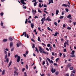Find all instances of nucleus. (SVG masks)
<instances>
[{
  "mask_svg": "<svg viewBox=\"0 0 76 76\" xmlns=\"http://www.w3.org/2000/svg\"><path fill=\"white\" fill-rule=\"evenodd\" d=\"M15 58H16V57H17V62L19 63V62L20 61V56H18V55H15Z\"/></svg>",
  "mask_w": 76,
  "mask_h": 76,
  "instance_id": "1",
  "label": "nucleus"
},
{
  "mask_svg": "<svg viewBox=\"0 0 76 76\" xmlns=\"http://www.w3.org/2000/svg\"><path fill=\"white\" fill-rule=\"evenodd\" d=\"M25 35V37H26V36L27 38H29V36H28V34H27L26 35V31H25L23 32V33L21 35V37H22V36H23Z\"/></svg>",
  "mask_w": 76,
  "mask_h": 76,
  "instance_id": "2",
  "label": "nucleus"
},
{
  "mask_svg": "<svg viewBox=\"0 0 76 76\" xmlns=\"http://www.w3.org/2000/svg\"><path fill=\"white\" fill-rule=\"evenodd\" d=\"M39 51L41 53H42V52L44 50V49L42 48V47L41 46H39Z\"/></svg>",
  "mask_w": 76,
  "mask_h": 76,
  "instance_id": "3",
  "label": "nucleus"
},
{
  "mask_svg": "<svg viewBox=\"0 0 76 76\" xmlns=\"http://www.w3.org/2000/svg\"><path fill=\"white\" fill-rule=\"evenodd\" d=\"M45 20V17H44V18H42V19L41 20V21L42 22V24H43Z\"/></svg>",
  "mask_w": 76,
  "mask_h": 76,
  "instance_id": "4",
  "label": "nucleus"
},
{
  "mask_svg": "<svg viewBox=\"0 0 76 76\" xmlns=\"http://www.w3.org/2000/svg\"><path fill=\"white\" fill-rule=\"evenodd\" d=\"M20 1L21 2L22 4H26V3L24 2V1H26V0H20Z\"/></svg>",
  "mask_w": 76,
  "mask_h": 76,
  "instance_id": "5",
  "label": "nucleus"
},
{
  "mask_svg": "<svg viewBox=\"0 0 76 76\" xmlns=\"http://www.w3.org/2000/svg\"><path fill=\"white\" fill-rule=\"evenodd\" d=\"M14 68L15 69V70H16L15 71L14 73L16 74V75H18V73H17V72H16V71H18V68H16L15 67H14Z\"/></svg>",
  "mask_w": 76,
  "mask_h": 76,
  "instance_id": "6",
  "label": "nucleus"
},
{
  "mask_svg": "<svg viewBox=\"0 0 76 76\" xmlns=\"http://www.w3.org/2000/svg\"><path fill=\"white\" fill-rule=\"evenodd\" d=\"M51 72L52 73H55V72H56V69H54V68H52L51 70Z\"/></svg>",
  "mask_w": 76,
  "mask_h": 76,
  "instance_id": "7",
  "label": "nucleus"
},
{
  "mask_svg": "<svg viewBox=\"0 0 76 76\" xmlns=\"http://www.w3.org/2000/svg\"><path fill=\"white\" fill-rule=\"evenodd\" d=\"M66 44L67 45H69V43H68V42H65V43H64V47H66Z\"/></svg>",
  "mask_w": 76,
  "mask_h": 76,
  "instance_id": "8",
  "label": "nucleus"
},
{
  "mask_svg": "<svg viewBox=\"0 0 76 76\" xmlns=\"http://www.w3.org/2000/svg\"><path fill=\"white\" fill-rule=\"evenodd\" d=\"M20 44H21V43L20 42L17 43L16 44L17 47H19V46H20Z\"/></svg>",
  "mask_w": 76,
  "mask_h": 76,
  "instance_id": "9",
  "label": "nucleus"
},
{
  "mask_svg": "<svg viewBox=\"0 0 76 76\" xmlns=\"http://www.w3.org/2000/svg\"><path fill=\"white\" fill-rule=\"evenodd\" d=\"M13 42H10V48H11L13 46Z\"/></svg>",
  "mask_w": 76,
  "mask_h": 76,
  "instance_id": "10",
  "label": "nucleus"
},
{
  "mask_svg": "<svg viewBox=\"0 0 76 76\" xmlns=\"http://www.w3.org/2000/svg\"><path fill=\"white\" fill-rule=\"evenodd\" d=\"M71 66V64L69 63L67 65L66 67H69Z\"/></svg>",
  "mask_w": 76,
  "mask_h": 76,
  "instance_id": "11",
  "label": "nucleus"
},
{
  "mask_svg": "<svg viewBox=\"0 0 76 76\" xmlns=\"http://www.w3.org/2000/svg\"><path fill=\"white\" fill-rule=\"evenodd\" d=\"M72 16V15H68V16L67 17V18H69V19H72V18H71L70 17Z\"/></svg>",
  "mask_w": 76,
  "mask_h": 76,
  "instance_id": "12",
  "label": "nucleus"
},
{
  "mask_svg": "<svg viewBox=\"0 0 76 76\" xmlns=\"http://www.w3.org/2000/svg\"><path fill=\"white\" fill-rule=\"evenodd\" d=\"M75 50H73L71 53V54H72V55H74V54H75Z\"/></svg>",
  "mask_w": 76,
  "mask_h": 76,
  "instance_id": "13",
  "label": "nucleus"
},
{
  "mask_svg": "<svg viewBox=\"0 0 76 76\" xmlns=\"http://www.w3.org/2000/svg\"><path fill=\"white\" fill-rule=\"evenodd\" d=\"M35 51H37V53H39V50H38V48H37V47H35Z\"/></svg>",
  "mask_w": 76,
  "mask_h": 76,
  "instance_id": "14",
  "label": "nucleus"
},
{
  "mask_svg": "<svg viewBox=\"0 0 76 76\" xmlns=\"http://www.w3.org/2000/svg\"><path fill=\"white\" fill-rule=\"evenodd\" d=\"M34 23H31V27L32 28H34Z\"/></svg>",
  "mask_w": 76,
  "mask_h": 76,
  "instance_id": "15",
  "label": "nucleus"
},
{
  "mask_svg": "<svg viewBox=\"0 0 76 76\" xmlns=\"http://www.w3.org/2000/svg\"><path fill=\"white\" fill-rule=\"evenodd\" d=\"M59 12V11H58V10H56V15H58Z\"/></svg>",
  "mask_w": 76,
  "mask_h": 76,
  "instance_id": "16",
  "label": "nucleus"
},
{
  "mask_svg": "<svg viewBox=\"0 0 76 76\" xmlns=\"http://www.w3.org/2000/svg\"><path fill=\"white\" fill-rule=\"evenodd\" d=\"M59 33L58 32L55 33V34L54 35V37H57V34H59Z\"/></svg>",
  "mask_w": 76,
  "mask_h": 76,
  "instance_id": "17",
  "label": "nucleus"
},
{
  "mask_svg": "<svg viewBox=\"0 0 76 76\" xmlns=\"http://www.w3.org/2000/svg\"><path fill=\"white\" fill-rule=\"evenodd\" d=\"M4 72H5V71L4 70H3L2 71V74H1L2 75H4V73H5Z\"/></svg>",
  "mask_w": 76,
  "mask_h": 76,
  "instance_id": "18",
  "label": "nucleus"
},
{
  "mask_svg": "<svg viewBox=\"0 0 76 76\" xmlns=\"http://www.w3.org/2000/svg\"><path fill=\"white\" fill-rule=\"evenodd\" d=\"M5 59H6L7 58V54H5L4 56Z\"/></svg>",
  "mask_w": 76,
  "mask_h": 76,
  "instance_id": "19",
  "label": "nucleus"
},
{
  "mask_svg": "<svg viewBox=\"0 0 76 76\" xmlns=\"http://www.w3.org/2000/svg\"><path fill=\"white\" fill-rule=\"evenodd\" d=\"M7 41V39H5L3 40V42H6Z\"/></svg>",
  "mask_w": 76,
  "mask_h": 76,
  "instance_id": "20",
  "label": "nucleus"
},
{
  "mask_svg": "<svg viewBox=\"0 0 76 76\" xmlns=\"http://www.w3.org/2000/svg\"><path fill=\"white\" fill-rule=\"evenodd\" d=\"M68 5H66V4H63L62 6H64V7H67Z\"/></svg>",
  "mask_w": 76,
  "mask_h": 76,
  "instance_id": "21",
  "label": "nucleus"
},
{
  "mask_svg": "<svg viewBox=\"0 0 76 76\" xmlns=\"http://www.w3.org/2000/svg\"><path fill=\"white\" fill-rule=\"evenodd\" d=\"M11 64H12V61H10L8 67H10V65H11Z\"/></svg>",
  "mask_w": 76,
  "mask_h": 76,
  "instance_id": "22",
  "label": "nucleus"
},
{
  "mask_svg": "<svg viewBox=\"0 0 76 76\" xmlns=\"http://www.w3.org/2000/svg\"><path fill=\"white\" fill-rule=\"evenodd\" d=\"M47 46L48 47H51V45L50 44H48Z\"/></svg>",
  "mask_w": 76,
  "mask_h": 76,
  "instance_id": "23",
  "label": "nucleus"
},
{
  "mask_svg": "<svg viewBox=\"0 0 76 76\" xmlns=\"http://www.w3.org/2000/svg\"><path fill=\"white\" fill-rule=\"evenodd\" d=\"M38 41H39V42H41V40H40V38L39 37H38Z\"/></svg>",
  "mask_w": 76,
  "mask_h": 76,
  "instance_id": "24",
  "label": "nucleus"
},
{
  "mask_svg": "<svg viewBox=\"0 0 76 76\" xmlns=\"http://www.w3.org/2000/svg\"><path fill=\"white\" fill-rule=\"evenodd\" d=\"M69 69L71 70H72L73 69V67H69Z\"/></svg>",
  "mask_w": 76,
  "mask_h": 76,
  "instance_id": "25",
  "label": "nucleus"
},
{
  "mask_svg": "<svg viewBox=\"0 0 76 76\" xmlns=\"http://www.w3.org/2000/svg\"><path fill=\"white\" fill-rule=\"evenodd\" d=\"M9 58H7V59H6V61L7 63H9Z\"/></svg>",
  "mask_w": 76,
  "mask_h": 76,
  "instance_id": "26",
  "label": "nucleus"
},
{
  "mask_svg": "<svg viewBox=\"0 0 76 76\" xmlns=\"http://www.w3.org/2000/svg\"><path fill=\"white\" fill-rule=\"evenodd\" d=\"M58 73H59V72H56L55 73L56 75H58Z\"/></svg>",
  "mask_w": 76,
  "mask_h": 76,
  "instance_id": "27",
  "label": "nucleus"
},
{
  "mask_svg": "<svg viewBox=\"0 0 76 76\" xmlns=\"http://www.w3.org/2000/svg\"><path fill=\"white\" fill-rule=\"evenodd\" d=\"M23 9H26V7L25 6V5H23Z\"/></svg>",
  "mask_w": 76,
  "mask_h": 76,
  "instance_id": "28",
  "label": "nucleus"
},
{
  "mask_svg": "<svg viewBox=\"0 0 76 76\" xmlns=\"http://www.w3.org/2000/svg\"><path fill=\"white\" fill-rule=\"evenodd\" d=\"M39 7H40V8H41V7H42V6H41V4L40 3L39 4Z\"/></svg>",
  "mask_w": 76,
  "mask_h": 76,
  "instance_id": "29",
  "label": "nucleus"
},
{
  "mask_svg": "<svg viewBox=\"0 0 76 76\" xmlns=\"http://www.w3.org/2000/svg\"><path fill=\"white\" fill-rule=\"evenodd\" d=\"M37 2H35L34 4V6H37Z\"/></svg>",
  "mask_w": 76,
  "mask_h": 76,
  "instance_id": "30",
  "label": "nucleus"
},
{
  "mask_svg": "<svg viewBox=\"0 0 76 76\" xmlns=\"http://www.w3.org/2000/svg\"><path fill=\"white\" fill-rule=\"evenodd\" d=\"M32 47L33 48H35V45H34V44H32Z\"/></svg>",
  "mask_w": 76,
  "mask_h": 76,
  "instance_id": "31",
  "label": "nucleus"
},
{
  "mask_svg": "<svg viewBox=\"0 0 76 76\" xmlns=\"http://www.w3.org/2000/svg\"><path fill=\"white\" fill-rule=\"evenodd\" d=\"M63 18H64V16H62L60 17L59 19H63Z\"/></svg>",
  "mask_w": 76,
  "mask_h": 76,
  "instance_id": "32",
  "label": "nucleus"
},
{
  "mask_svg": "<svg viewBox=\"0 0 76 76\" xmlns=\"http://www.w3.org/2000/svg\"><path fill=\"white\" fill-rule=\"evenodd\" d=\"M24 76H27V75H26V72H24Z\"/></svg>",
  "mask_w": 76,
  "mask_h": 76,
  "instance_id": "33",
  "label": "nucleus"
},
{
  "mask_svg": "<svg viewBox=\"0 0 76 76\" xmlns=\"http://www.w3.org/2000/svg\"><path fill=\"white\" fill-rule=\"evenodd\" d=\"M67 29H68L70 30L72 29V28H71V27H68L67 28Z\"/></svg>",
  "mask_w": 76,
  "mask_h": 76,
  "instance_id": "34",
  "label": "nucleus"
},
{
  "mask_svg": "<svg viewBox=\"0 0 76 76\" xmlns=\"http://www.w3.org/2000/svg\"><path fill=\"white\" fill-rule=\"evenodd\" d=\"M25 68H23L22 69V72H23L24 71H25Z\"/></svg>",
  "mask_w": 76,
  "mask_h": 76,
  "instance_id": "35",
  "label": "nucleus"
},
{
  "mask_svg": "<svg viewBox=\"0 0 76 76\" xmlns=\"http://www.w3.org/2000/svg\"><path fill=\"white\" fill-rule=\"evenodd\" d=\"M63 52H66V49L65 48L63 50Z\"/></svg>",
  "mask_w": 76,
  "mask_h": 76,
  "instance_id": "36",
  "label": "nucleus"
},
{
  "mask_svg": "<svg viewBox=\"0 0 76 76\" xmlns=\"http://www.w3.org/2000/svg\"><path fill=\"white\" fill-rule=\"evenodd\" d=\"M52 56H54V55H55V54H54V52H52Z\"/></svg>",
  "mask_w": 76,
  "mask_h": 76,
  "instance_id": "37",
  "label": "nucleus"
},
{
  "mask_svg": "<svg viewBox=\"0 0 76 76\" xmlns=\"http://www.w3.org/2000/svg\"><path fill=\"white\" fill-rule=\"evenodd\" d=\"M27 22H28V19H26V21L25 22V23H26V24L27 23Z\"/></svg>",
  "mask_w": 76,
  "mask_h": 76,
  "instance_id": "38",
  "label": "nucleus"
},
{
  "mask_svg": "<svg viewBox=\"0 0 76 76\" xmlns=\"http://www.w3.org/2000/svg\"><path fill=\"white\" fill-rule=\"evenodd\" d=\"M9 39L10 41H12L13 40V39H12V38H11V37H9Z\"/></svg>",
  "mask_w": 76,
  "mask_h": 76,
  "instance_id": "39",
  "label": "nucleus"
},
{
  "mask_svg": "<svg viewBox=\"0 0 76 76\" xmlns=\"http://www.w3.org/2000/svg\"><path fill=\"white\" fill-rule=\"evenodd\" d=\"M63 55V54H62V53H59V56L60 57H61V56H62Z\"/></svg>",
  "mask_w": 76,
  "mask_h": 76,
  "instance_id": "40",
  "label": "nucleus"
},
{
  "mask_svg": "<svg viewBox=\"0 0 76 76\" xmlns=\"http://www.w3.org/2000/svg\"><path fill=\"white\" fill-rule=\"evenodd\" d=\"M4 14V13L3 12H1L0 13V15L1 16H3V15Z\"/></svg>",
  "mask_w": 76,
  "mask_h": 76,
  "instance_id": "41",
  "label": "nucleus"
},
{
  "mask_svg": "<svg viewBox=\"0 0 76 76\" xmlns=\"http://www.w3.org/2000/svg\"><path fill=\"white\" fill-rule=\"evenodd\" d=\"M59 60V58H56V62H57V61H58Z\"/></svg>",
  "mask_w": 76,
  "mask_h": 76,
  "instance_id": "42",
  "label": "nucleus"
},
{
  "mask_svg": "<svg viewBox=\"0 0 76 76\" xmlns=\"http://www.w3.org/2000/svg\"><path fill=\"white\" fill-rule=\"evenodd\" d=\"M42 53H43L44 54H47V52L45 51H44V50L42 51Z\"/></svg>",
  "mask_w": 76,
  "mask_h": 76,
  "instance_id": "43",
  "label": "nucleus"
},
{
  "mask_svg": "<svg viewBox=\"0 0 76 76\" xmlns=\"http://www.w3.org/2000/svg\"><path fill=\"white\" fill-rule=\"evenodd\" d=\"M8 57H10V53H8Z\"/></svg>",
  "mask_w": 76,
  "mask_h": 76,
  "instance_id": "44",
  "label": "nucleus"
},
{
  "mask_svg": "<svg viewBox=\"0 0 76 76\" xmlns=\"http://www.w3.org/2000/svg\"><path fill=\"white\" fill-rule=\"evenodd\" d=\"M54 25H55L56 26H57V22H55L54 23Z\"/></svg>",
  "mask_w": 76,
  "mask_h": 76,
  "instance_id": "45",
  "label": "nucleus"
},
{
  "mask_svg": "<svg viewBox=\"0 0 76 76\" xmlns=\"http://www.w3.org/2000/svg\"><path fill=\"white\" fill-rule=\"evenodd\" d=\"M1 26H3V22H1Z\"/></svg>",
  "mask_w": 76,
  "mask_h": 76,
  "instance_id": "46",
  "label": "nucleus"
},
{
  "mask_svg": "<svg viewBox=\"0 0 76 76\" xmlns=\"http://www.w3.org/2000/svg\"><path fill=\"white\" fill-rule=\"evenodd\" d=\"M47 59L48 60L50 61V62H51V60H50V59H49L48 58H47Z\"/></svg>",
  "mask_w": 76,
  "mask_h": 76,
  "instance_id": "47",
  "label": "nucleus"
},
{
  "mask_svg": "<svg viewBox=\"0 0 76 76\" xmlns=\"http://www.w3.org/2000/svg\"><path fill=\"white\" fill-rule=\"evenodd\" d=\"M26 69H28V65H26Z\"/></svg>",
  "mask_w": 76,
  "mask_h": 76,
  "instance_id": "48",
  "label": "nucleus"
},
{
  "mask_svg": "<svg viewBox=\"0 0 76 76\" xmlns=\"http://www.w3.org/2000/svg\"><path fill=\"white\" fill-rule=\"evenodd\" d=\"M52 49V47L50 46L49 48V50L50 51H51V49Z\"/></svg>",
  "mask_w": 76,
  "mask_h": 76,
  "instance_id": "49",
  "label": "nucleus"
},
{
  "mask_svg": "<svg viewBox=\"0 0 76 76\" xmlns=\"http://www.w3.org/2000/svg\"><path fill=\"white\" fill-rule=\"evenodd\" d=\"M48 30H49V31H51V28H50V27H48Z\"/></svg>",
  "mask_w": 76,
  "mask_h": 76,
  "instance_id": "50",
  "label": "nucleus"
},
{
  "mask_svg": "<svg viewBox=\"0 0 76 76\" xmlns=\"http://www.w3.org/2000/svg\"><path fill=\"white\" fill-rule=\"evenodd\" d=\"M4 54H7V52L6 51H4Z\"/></svg>",
  "mask_w": 76,
  "mask_h": 76,
  "instance_id": "51",
  "label": "nucleus"
},
{
  "mask_svg": "<svg viewBox=\"0 0 76 76\" xmlns=\"http://www.w3.org/2000/svg\"><path fill=\"white\" fill-rule=\"evenodd\" d=\"M63 27L64 28H65L66 27V25H65V24L64 23L63 25Z\"/></svg>",
  "mask_w": 76,
  "mask_h": 76,
  "instance_id": "52",
  "label": "nucleus"
},
{
  "mask_svg": "<svg viewBox=\"0 0 76 76\" xmlns=\"http://www.w3.org/2000/svg\"><path fill=\"white\" fill-rule=\"evenodd\" d=\"M63 57L64 58H65V57H66V55H65V54L64 53L63 54Z\"/></svg>",
  "mask_w": 76,
  "mask_h": 76,
  "instance_id": "53",
  "label": "nucleus"
},
{
  "mask_svg": "<svg viewBox=\"0 0 76 76\" xmlns=\"http://www.w3.org/2000/svg\"><path fill=\"white\" fill-rule=\"evenodd\" d=\"M38 12L39 13H42V12L41 11H40L39 10H38Z\"/></svg>",
  "mask_w": 76,
  "mask_h": 76,
  "instance_id": "54",
  "label": "nucleus"
},
{
  "mask_svg": "<svg viewBox=\"0 0 76 76\" xmlns=\"http://www.w3.org/2000/svg\"><path fill=\"white\" fill-rule=\"evenodd\" d=\"M54 65L55 66H56L57 67V64L55 63L54 64Z\"/></svg>",
  "mask_w": 76,
  "mask_h": 76,
  "instance_id": "55",
  "label": "nucleus"
},
{
  "mask_svg": "<svg viewBox=\"0 0 76 76\" xmlns=\"http://www.w3.org/2000/svg\"><path fill=\"white\" fill-rule=\"evenodd\" d=\"M73 23L74 24V26H75L76 25V22H73Z\"/></svg>",
  "mask_w": 76,
  "mask_h": 76,
  "instance_id": "56",
  "label": "nucleus"
},
{
  "mask_svg": "<svg viewBox=\"0 0 76 76\" xmlns=\"http://www.w3.org/2000/svg\"><path fill=\"white\" fill-rule=\"evenodd\" d=\"M45 49L46 50H47V51H49V49H48V48H46Z\"/></svg>",
  "mask_w": 76,
  "mask_h": 76,
  "instance_id": "57",
  "label": "nucleus"
},
{
  "mask_svg": "<svg viewBox=\"0 0 76 76\" xmlns=\"http://www.w3.org/2000/svg\"><path fill=\"white\" fill-rule=\"evenodd\" d=\"M28 23H31V20H28Z\"/></svg>",
  "mask_w": 76,
  "mask_h": 76,
  "instance_id": "58",
  "label": "nucleus"
},
{
  "mask_svg": "<svg viewBox=\"0 0 76 76\" xmlns=\"http://www.w3.org/2000/svg\"><path fill=\"white\" fill-rule=\"evenodd\" d=\"M44 7H47V5L44 4Z\"/></svg>",
  "mask_w": 76,
  "mask_h": 76,
  "instance_id": "59",
  "label": "nucleus"
},
{
  "mask_svg": "<svg viewBox=\"0 0 76 76\" xmlns=\"http://www.w3.org/2000/svg\"><path fill=\"white\" fill-rule=\"evenodd\" d=\"M45 61H43V63H42V65H44V64H45Z\"/></svg>",
  "mask_w": 76,
  "mask_h": 76,
  "instance_id": "60",
  "label": "nucleus"
},
{
  "mask_svg": "<svg viewBox=\"0 0 76 76\" xmlns=\"http://www.w3.org/2000/svg\"><path fill=\"white\" fill-rule=\"evenodd\" d=\"M75 70H73V71H72V73H75Z\"/></svg>",
  "mask_w": 76,
  "mask_h": 76,
  "instance_id": "61",
  "label": "nucleus"
},
{
  "mask_svg": "<svg viewBox=\"0 0 76 76\" xmlns=\"http://www.w3.org/2000/svg\"><path fill=\"white\" fill-rule=\"evenodd\" d=\"M46 20H49V17L47 18V19H46Z\"/></svg>",
  "mask_w": 76,
  "mask_h": 76,
  "instance_id": "62",
  "label": "nucleus"
},
{
  "mask_svg": "<svg viewBox=\"0 0 76 76\" xmlns=\"http://www.w3.org/2000/svg\"><path fill=\"white\" fill-rule=\"evenodd\" d=\"M40 75L41 76H44V74L42 73V75L41 74H40Z\"/></svg>",
  "mask_w": 76,
  "mask_h": 76,
  "instance_id": "63",
  "label": "nucleus"
},
{
  "mask_svg": "<svg viewBox=\"0 0 76 76\" xmlns=\"http://www.w3.org/2000/svg\"><path fill=\"white\" fill-rule=\"evenodd\" d=\"M71 76H74V74L73 73H72L71 74Z\"/></svg>",
  "mask_w": 76,
  "mask_h": 76,
  "instance_id": "64",
  "label": "nucleus"
}]
</instances>
